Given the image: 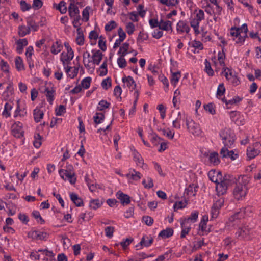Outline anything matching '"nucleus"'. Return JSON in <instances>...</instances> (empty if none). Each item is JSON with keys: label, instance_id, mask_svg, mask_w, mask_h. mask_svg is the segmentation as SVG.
Wrapping results in <instances>:
<instances>
[{"label": "nucleus", "instance_id": "obj_1", "mask_svg": "<svg viewBox=\"0 0 261 261\" xmlns=\"http://www.w3.org/2000/svg\"><path fill=\"white\" fill-rule=\"evenodd\" d=\"M219 136L224 144V147L221 149L220 153H223L227 150V148H231L233 147L236 135L230 129L225 128L220 130Z\"/></svg>", "mask_w": 261, "mask_h": 261}, {"label": "nucleus", "instance_id": "obj_2", "mask_svg": "<svg viewBox=\"0 0 261 261\" xmlns=\"http://www.w3.org/2000/svg\"><path fill=\"white\" fill-rule=\"evenodd\" d=\"M186 126L188 130L193 135L199 136L201 133V130L199 124L195 123L192 120L186 119Z\"/></svg>", "mask_w": 261, "mask_h": 261}, {"label": "nucleus", "instance_id": "obj_3", "mask_svg": "<svg viewBox=\"0 0 261 261\" xmlns=\"http://www.w3.org/2000/svg\"><path fill=\"white\" fill-rule=\"evenodd\" d=\"M224 72V76L226 79L231 82L234 86H237L240 84V81L236 75V73H233L228 68H223L222 73Z\"/></svg>", "mask_w": 261, "mask_h": 261}, {"label": "nucleus", "instance_id": "obj_4", "mask_svg": "<svg viewBox=\"0 0 261 261\" xmlns=\"http://www.w3.org/2000/svg\"><path fill=\"white\" fill-rule=\"evenodd\" d=\"M11 129L12 134L15 138H20L23 137V124L20 122H15L12 125Z\"/></svg>", "mask_w": 261, "mask_h": 261}, {"label": "nucleus", "instance_id": "obj_5", "mask_svg": "<svg viewBox=\"0 0 261 261\" xmlns=\"http://www.w3.org/2000/svg\"><path fill=\"white\" fill-rule=\"evenodd\" d=\"M247 190V188H245L236 184L233 191V195L234 198L238 200L242 199L243 197L246 196Z\"/></svg>", "mask_w": 261, "mask_h": 261}, {"label": "nucleus", "instance_id": "obj_6", "mask_svg": "<svg viewBox=\"0 0 261 261\" xmlns=\"http://www.w3.org/2000/svg\"><path fill=\"white\" fill-rule=\"evenodd\" d=\"M48 234L39 230H34L28 233V237L36 240H46Z\"/></svg>", "mask_w": 261, "mask_h": 261}, {"label": "nucleus", "instance_id": "obj_7", "mask_svg": "<svg viewBox=\"0 0 261 261\" xmlns=\"http://www.w3.org/2000/svg\"><path fill=\"white\" fill-rule=\"evenodd\" d=\"M252 207L249 206L242 208L239 212L236 213L233 216H232L230 218V220L232 221L235 219H239L241 218H244L245 216H249L252 213Z\"/></svg>", "mask_w": 261, "mask_h": 261}, {"label": "nucleus", "instance_id": "obj_8", "mask_svg": "<svg viewBox=\"0 0 261 261\" xmlns=\"http://www.w3.org/2000/svg\"><path fill=\"white\" fill-rule=\"evenodd\" d=\"M224 202V199L222 198L217 200L213 204L211 210L212 218H216L218 217L219 214V210L223 205Z\"/></svg>", "mask_w": 261, "mask_h": 261}, {"label": "nucleus", "instance_id": "obj_9", "mask_svg": "<svg viewBox=\"0 0 261 261\" xmlns=\"http://www.w3.org/2000/svg\"><path fill=\"white\" fill-rule=\"evenodd\" d=\"M220 181L216 184V190L219 195H222L227 192L228 186L224 181L221 178H220Z\"/></svg>", "mask_w": 261, "mask_h": 261}, {"label": "nucleus", "instance_id": "obj_10", "mask_svg": "<svg viewBox=\"0 0 261 261\" xmlns=\"http://www.w3.org/2000/svg\"><path fill=\"white\" fill-rule=\"evenodd\" d=\"M176 30L179 34H182L184 32L188 34L190 31V28L186 21L180 20L177 24Z\"/></svg>", "mask_w": 261, "mask_h": 261}, {"label": "nucleus", "instance_id": "obj_11", "mask_svg": "<svg viewBox=\"0 0 261 261\" xmlns=\"http://www.w3.org/2000/svg\"><path fill=\"white\" fill-rule=\"evenodd\" d=\"M237 29L240 30V32L242 36H240V37H239L237 40H236V42L237 43H242L244 42L246 37L247 36V25L246 23H244L242 25V27L240 28H237Z\"/></svg>", "mask_w": 261, "mask_h": 261}, {"label": "nucleus", "instance_id": "obj_12", "mask_svg": "<svg viewBox=\"0 0 261 261\" xmlns=\"http://www.w3.org/2000/svg\"><path fill=\"white\" fill-rule=\"evenodd\" d=\"M116 195L123 205H127L130 203V196L123 193L122 191H118Z\"/></svg>", "mask_w": 261, "mask_h": 261}, {"label": "nucleus", "instance_id": "obj_13", "mask_svg": "<svg viewBox=\"0 0 261 261\" xmlns=\"http://www.w3.org/2000/svg\"><path fill=\"white\" fill-rule=\"evenodd\" d=\"M204 155L205 156H208V160L210 163L214 165H217L220 163V160L218 157V153L216 152H213L210 154L207 152H205Z\"/></svg>", "mask_w": 261, "mask_h": 261}, {"label": "nucleus", "instance_id": "obj_14", "mask_svg": "<svg viewBox=\"0 0 261 261\" xmlns=\"http://www.w3.org/2000/svg\"><path fill=\"white\" fill-rule=\"evenodd\" d=\"M250 177L248 175H238L237 184L241 186L247 188V185L249 183Z\"/></svg>", "mask_w": 261, "mask_h": 261}, {"label": "nucleus", "instance_id": "obj_15", "mask_svg": "<svg viewBox=\"0 0 261 261\" xmlns=\"http://www.w3.org/2000/svg\"><path fill=\"white\" fill-rule=\"evenodd\" d=\"M28 44V40L26 38L19 39L16 42V51L17 53L20 54L22 53L23 47Z\"/></svg>", "mask_w": 261, "mask_h": 261}, {"label": "nucleus", "instance_id": "obj_16", "mask_svg": "<svg viewBox=\"0 0 261 261\" xmlns=\"http://www.w3.org/2000/svg\"><path fill=\"white\" fill-rule=\"evenodd\" d=\"M44 93L47 101L51 105L54 100L55 90L53 88H51L50 89L49 88H45Z\"/></svg>", "mask_w": 261, "mask_h": 261}, {"label": "nucleus", "instance_id": "obj_17", "mask_svg": "<svg viewBox=\"0 0 261 261\" xmlns=\"http://www.w3.org/2000/svg\"><path fill=\"white\" fill-rule=\"evenodd\" d=\"M68 12L71 18L80 15V11L74 3H70L68 7Z\"/></svg>", "mask_w": 261, "mask_h": 261}, {"label": "nucleus", "instance_id": "obj_18", "mask_svg": "<svg viewBox=\"0 0 261 261\" xmlns=\"http://www.w3.org/2000/svg\"><path fill=\"white\" fill-rule=\"evenodd\" d=\"M63 46L60 40H57L54 42L51 45L50 52L54 55H57L62 49Z\"/></svg>", "mask_w": 261, "mask_h": 261}, {"label": "nucleus", "instance_id": "obj_19", "mask_svg": "<svg viewBox=\"0 0 261 261\" xmlns=\"http://www.w3.org/2000/svg\"><path fill=\"white\" fill-rule=\"evenodd\" d=\"M122 81L124 83H126L127 86L131 91L135 89L136 84L132 76L124 77L122 78Z\"/></svg>", "mask_w": 261, "mask_h": 261}, {"label": "nucleus", "instance_id": "obj_20", "mask_svg": "<svg viewBox=\"0 0 261 261\" xmlns=\"http://www.w3.org/2000/svg\"><path fill=\"white\" fill-rule=\"evenodd\" d=\"M208 176L212 182L217 183L219 181L218 178H221L222 175L220 172L212 170L208 172Z\"/></svg>", "mask_w": 261, "mask_h": 261}, {"label": "nucleus", "instance_id": "obj_21", "mask_svg": "<svg viewBox=\"0 0 261 261\" xmlns=\"http://www.w3.org/2000/svg\"><path fill=\"white\" fill-rule=\"evenodd\" d=\"M92 52L93 53L92 59L93 64L98 65L102 59L103 55L102 53L99 50L96 51L93 50Z\"/></svg>", "mask_w": 261, "mask_h": 261}, {"label": "nucleus", "instance_id": "obj_22", "mask_svg": "<svg viewBox=\"0 0 261 261\" xmlns=\"http://www.w3.org/2000/svg\"><path fill=\"white\" fill-rule=\"evenodd\" d=\"M80 67V65H79L78 67H74V69L72 71H71V69L72 68L71 67L67 66V67H65L64 68L68 76H69L71 79H73L77 75Z\"/></svg>", "mask_w": 261, "mask_h": 261}, {"label": "nucleus", "instance_id": "obj_23", "mask_svg": "<svg viewBox=\"0 0 261 261\" xmlns=\"http://www.w3.org/2000/svg\"><path fill=\"white\" fill-rule=\"evenodd\" d=\"M70 197L71 201L75 204L76 206H82L83 205V201L82 198L74 193H71Z\"/></svg>", "mask_w": 261, "mask_h": 261}, {"label": "nucleus", "instance_id": "obj_24", "mask_svg": "<svg viewBox=\"0 0 261 261\" xmlns=\"http://www.w3.org/2000/svg\"><path fill=\"white\" fill-rule=\"evenodd\" d=\"M181 226L182 230L181 232L180 237L184 238L186 237V234H188L190 230L191 229V226L190 224H188L187 222L185 221H182L181 222Z\"/></svg>", "mask_w": 261, "mask_h": 261}, {"label": "nucleus", "instance_id": "obj_25", "mask_svg": "<svg viewBox=\"0 0 261 261\" xmlns=\"http://www.w3.org/2000/svg\"><path fill=\"white\" fill-rule=\"evenodd\" d=\"M159 29L165 31H172V22L169 20L164 21L162 19L160 21Z\"/></svg>", "mask_w": 261, "mask_h": 261}, {"label": "nucleus", "instance_id": "obj_26", "mask_svg": "<svg viewBox=\"0 0 261 261\" xmlns=\"http://www.w3.org/2000/svg\"><path fill=\"white\" fill-rule=\"evenodd\" d=\"M30 32V28H28V26L21 25L18 27V35L21 37H23L25 35L29 34Z\"/></svg>", "mask_w": 261, "mask_h": 261}, {"label": "nucleus", "instance_id": "obj_27", "mask_svg": "<svg viewBox=\"0 0 261 261\" xmlns=\"http://www.w3.org/2000/svg\"><path fill=\"white\" fill-rule=\"evenodd\" d=\"M63 178H66V180H68L72 185L75 184L76 178L74 172H63Z\"/></svg>", "mask_w": 261, "mask_h": 261}, {"label": "nucleus", "instance_id": "obj_28", "mask_svg": "<svg viewBox=\"0 0 261 261\" xmlns=\"http://www.w3.org/2000/svg\"><path fill=\"white\" fill-rule=\"evenodd\" d=\"M250 229L247 226H244L241 228H239L236 234L238 237L244 238L247 235L249 234Z\"/></svg>", "mask_w": 261, "mask_h": 261}, {"label": "nucleus", "instance_id": "obj_29", "mask_svg": "<svg viewBox=\"0 0 261 261\" xmlns=\"http://www.w3.org/2000/svg\"><path fill=\"white\" fill-rule=\"evenodd\" d=\"M228 186L237 182V177L233 175L227 174L225 175L222 179Z\"/></svg>", "mask_w": 261, "mask_h": 261}, {"label": "nucleus", "instance_id": "obj_30", "mask_svg": "<svg viewBox=\"0 0 261 261\" xmlns=\"http://www.w3.org/2000/svg\"><path fill=\"white\" fill-rule=\"evenodd\" d=\"M148 137L153 145V146H158L163 140L159 137L155 133H151L148 135Z\"/></svg>", "mask_w": 261, "mask_h": 261}, {"label": "nucleus", "instance_id": "obj_31", "mask_svg": "<svg viewBox=\"0 0 261 261\" xmlns=\"http://www.w3.org/2000/svg\"><path fill=\"white\" fill-rule=\"evenodd\" d=\"M27 23L28 28H30V30L32 29L33 31L36 32L39 29V25L31 17L27 18Z\"/></svg>", "mask_w": 261, "mask_h": 261}, {"label": "nucleus", "instance_id": "obj_32", "mask_svg": "<svg viewBox=\"0 0 261 261\" xmlns=\"http://www.w3.org/2000/svg\"><path fill=\"white\" fill-rule=\"evenodd\" d=\"M173 234V230L171 228H167L166 229L162 230L159 236L163 239H166L171 237Z\"/></svg>", "mask_w": 261, "mask_h": 261}, {"label": "nucleus", "instance_id": "obj_33", "mask_svg": "<svg viewBox=\"0 0 261 261\" xmlns=\"http://www.w3.org/2000/svg\"><path fill=\"white\" fill-rule=\"evenodd\" d=\"M77 31V36L76 38V43L79 45H83L84 43V36L83 32L81 30V28H79L76 29Z\"/></svg>", "mask_w": 261, "mask_h": 261}, {"label": "nucleus", "instance_id": "obj_34", "mask_svg": "<svg viewBox=\"0 0 261 261\" xmlns=\"http://www.w3.org/2000/svg\"><path fill=\"white\" fill-rule=\"evenodd\" d=\"M33 115L35 122H39L40 121L41 119H42L44 113L42 111L39 109L36 108L34 110Z\"/></svg>", "mask_w": 261, "mask_h": 261}, {"label": "nucleus", "instance_id": "obj_35", "mask_svg": "<svg viewBox=\"0 0 261 261\" xmlns=\"http://www.w3.org/2000/svg\"><path fill=\"white\" fill-rule=\"evenodd\" d=\"M129 44L127 42H125L122 44V46L119 48V50L118 52V55H121L122 56H125L128 53V50L129 49Z\"/></svg>", "mask_w": 261, "mask_h": 261}, {"label": "nucleus", "instance_id": "obj_36", "mask_svg": "<svg viewBox=\"0 0 261 261\" xmlns=\"http://www.w3.org/2000/svg\"><path fill=\"white\" fill-rule=\"evenodd\" d=\"M65 169H60L59 171V173L60 174V177L64 180H66V178H63V172H74L73 171V167L71 164H67L65 167Z\"/></svg>", "mask_w": 261, "mask_h": 261}, {"label": "nucleus", "instance_id": "obj_37", "mask_svg": "<svg viewBox=\"0 0 261 261\" xmlns=\"http://www.w3.org/2000/svg\"><path fill=\"white\" fill-rule=\"evenodd\" d=\"M229 148H227V150L223 153H220L223 158H230L232 160H234L238 156V154L234 153L233 150L229 151Z\"/></svg>", "mask_w": 261, "mask_h": 261}, {"label": "nucleus", "instance_id": "obj_38", "mask_svg": "<svg viewBox=\"0 0 261 261\" xmlns=\"http://www.w3.org/2000/svg\"><path fill=\"white\" fill-rule=\"evenodd\" d=\"M15 64L16 68L18 71L24 70V66L22 58L18 56L15 59Z\"/></svg>", "mask_w": 261, "mask_h": 261}, {"label": "nucleus", "instance_id": "obj_39", "mask_svg": "<svg viewBox=\"0 0 261 261\" xmlns=\"http://www.w3.org/2000/svg\"><path fill=\"white\" fill-rule=\"evenodd\" d=\"M198 215V212L195 211L192 212L190 216L188 218H185L184 221H185L186 222H187L188 223H189V222L194 223L197 221Z\"/></svg>", "mask_w": 261, "mask_h": 261}, {"label": "nucleus", "instance_id": "obj_40", "mask_svg": "<svg viewBox=\"0 0 261 261\" xmlns=\"http://www.w3.org/2000/svg\"><path fill=\"white\" fill-rule=\"evenodd\" d=\"M153 239L151 237L149 238L146 236H144L140 241V244L144 247H148L151 245L153 242Z\"/></svg>", "mask_w": 261, "mask_h": 261}, {"label": "nucleus", "instance_id": "obj_41", "mask_svg": "<svg viewBox=\"0 0 261 261\" xmlns=\"http://www.w3.org/2000/svg\"><path fill=\"white\" fill-rule=\"evenodd\" d=\"M171 83L174 86H175L179 81V79L181 77V74L180 71H177L176 72H171Z\"/></svg>", "mask_w": 261, "mask_h": 261}, {"label": "nucleus", "instance_id": "obj_42", "mask_svg": "<svg viewBox=\"0 0 261 261\" xmlns=\"http://www.w3.org/2000/svg\"><path fill=\"white\" fill-rule=\"evenodd\" d=\"M102 203L100 202L99 200L98 199H93L90 201L89 206L92 209L97 210L101 206Z\"/></svg>", "mask_w": 261, "mask_h": 261}, {"label": "nucleus", "instance_id": "obj_43", "mask_svg": "<svg viewBox=\"0 0 261 261\" xmlns=\"http://www.w3.org/2000/svg\"><path fill=\"white\" fill-rule=\"evenodd\" d=\"M110 105V103L107 102L106 100H101L99 102L97 109L98 111H102L105 109L109 108Z\"/></svg>", "mask_w": 261, "mask_h": 261}, {"label": "nucleus", "instance_id": "obj_44", "mask_svg": "<svg viewBox=\"0 0 261 261\" xmlns=\"http://www.w3.org/2000/svg\"><path fill=\"white\" fill-rule=\"evenodd\" d=\"M42 137L39 134H36L34 135V141H33V145L36 148H38L41 146L42 142Z\"/></svg>", "mask_w": 261, "mask_h": 261}, {"label": "nucleus", "instance_id": "obj_45", "mask_svg": "<svg viewBox=\"0 0 261 261\" xmlns=\"http://www.w3.org/2000/svg\"><path fill=\"white\" fill-rule=\"evenodd\" d=\"M205 64V71L207 73V74L209 76H213L214 75V71L211 67V65L210 63L207 61V59H205L204 62Z\"/></svg>", "mask_w": 261, "mask_h": 261}, {"label": "nucleus", "instance_id": "obj_46", "mask_svg": "<svg viewBox=\"0 0 261 261\" xmlns=\"http://www.w3.org/2000/svg\"><path fill=\"white\" fill-rule=\"evenodd\" d=\"M133 155L134 161L136 162L138 165L143 164V160L140 154L136 151L134 150L133 152Z\"/></svg>", "mask_w": 261, "mask_h": 261}, {"label": "nucleus", "instance_id": "obj_47", "mask_svg": "<svg viewBox=\"0 0 261 261\" xmlns=\"http://www.w3.org/2000/svg\"><path fill=\"white\" fill-rule=\"evenodd\" d=\"M12 106L11 103L7 102L5 105L4 110L3 112V115L6 118L10 116V111L12 109Z\"/></svg>", "mask_w": 261, "mask_h": 261}, {"label": "nucleus", "instance_id": "obj_48", "mask_svg": "<svg viewBox=\"0 0 261 261\" xmlns=\"http://www.w3.org/2000/svg\"><path fill=\"white\" fill-rule=\"evenodd\" d=\"M185 193L189 196H194L196 194V189L194 185H190L188 187L185 189Z\"/></svg>", "mask_w": 261, "mask_h": 261}, {"label": "nucleus", "instance_id": "obj_49", "mask_svg": "<svg viewBox=\"0 0 261 261\" xmlns=\"http://www.w3.org/2000/svg\"><path fill=\"white\" fill-rule=\"evenodd\" d=\"M133 172L131 174H127L126 176L128 178H129L130 176V178L134 180H139L141 177V174L139 172L136 171L135 170H133Z\"/></svg>", "mask_w": 261, "mask_h": 261}, {"label": "nucleus", "instance_id": "obj_50", "mask_svg": "<svg viewBox=\"0 0 261 261\" xmlns=\"http://www.w3.org/2000/svg\"><path fill=\"white\" fill-rule=\"evenodd\" d=\"M105 118V115L102 113H96L93 117L94 121L96 124L100 123Z\"/></svg>", "mask_w": 261, "mask_h": 261}, {"label": "nucleus", "instance_id": "obj_51", "mask_svg": "<svg viewBox=\"0 0 261 261\" xmlns=\"http://www.w3.org/2000/svg\"><path fill=\"white\" fill-rule=\"evenodd\" d=\"M160 3L167 6H175L179 3L178 0H160Z\"/></svg>", "mask_w": 261, "mask_h": 261}, {"label": "nucleus", "instance_id": "obj_52", "mask_svg": "<svg viewBox=\"0 0 261 261\" xmlns=\"http://www.w3.org/2000/svg\"><path fill=\"white\" fill-rule=\"evenodd\" d=\"M125 56L120 55V57L117 59V63L119 67L121 68H123L126 66L127 62L124 58Z\"/></svg>", "mask_w": 261, "mask_h": 261}, {"label": "nucleus", "instance_id": "obj_53", "mask_svg": "<svg viewBox=\"0 0 261 261\" xmlns=\"http://www.w3.org/2000/svg\"><path fill=\"white\" fill-rule=\"evenodd\" d=\"M70 58H71V55L63 52L61 55L60 60L62 62L63 64L65 65L66 62H70L72 60V59Z\"/></svg>", "mask_w": 261, "mask_h": 261}, {"label": "nucleus", "instance_id": "obj_54", "mask_svg": "<svg viewBox=\"0 0 261 261\" xmlns=\"http://www.w3.org/2000/svg\"><path fill=\"white\" fill-rule=\"evenodd\" d=\"M133 239L132 238H126L123 240L120 243V245L122 246L124 250L126 249L130 244L133 242Z\"/></svg>", "mask_w": 261, "mask_h": 261}, {"label": "nucleus", "instance_id": "obj_55", "mask_svg": "<svg viewBox=\"0 0 261 261\" xmlns=\"http://www.w3.org/2000/svg\"><path fill=\"white\" fill-rule=\"evenodd\" d=\"M57 9L59 10L62 14H65L67 11L66 3L63 1H61L57 7Z\"/></svg>", "mask_w": 261, "mask_h": 261}, {"label": "nucleus", "instance_id": "obj_56", "mask_svg": "<svg viewBox=\"0 0 261 261\" xmlns=\"http://www.w3.org/2000/svg\"><path fill=\"white\" fill-rule=\"evenodd\" d=\"M91 78L87 77L84 78L81 82V86L85 89H88L90 86Z\"/></svg>", "mask_w": 261, "mask_h": 261}, {"label": "nucleus", "instance_id": "obj_57", "mask_svg": "<svg viewBox=\"0 0 261 261\" xmlns=\"http://www.w3.org/2000/svg\"><path fill=\"white\" fill-rule=\"evenodd\" d=\"M114 230V227L113 226H108L106 227L105 229V232L106 237L109 238H111L113 236Z\"/></svg>", "mask_w": 261, "mask_h": 261}, {"label": "nucleus", "instance_id": "obj_58", "mask_svg": "<svg viewBox=\"0 0 261 261\" xmlns=\"http://www.w3.org/2000/svg\"><path fill=\"white\" fill-rule=\"evenodd\" d=\"M101 86L102 88L107 90L109 87L111 86V79L110 77H107L104 79L101 82Z\"/></svg>", "mask_w": 261, "mask_h": 261}, {"label": "nucleus", "instance_id": "obj_59", "mask_svg": "<svg viewBox=\"0 0 261 261\" xmlns=\"http://www.w3.org/2000/svg\"><path fill=\"white\" fill-rule=\"evenodd\" d=\"M204 109L212 115L215 114V106L213 103H209L205 105Z\"/></svg>", "mask_w": 261, "mask_h": 261}, {"label": "nucleus", "instance_id": "obj_60", "mask_svg": "<svg viewBox=\"0 0 261 261\" xmlns=\"http://www.w3.org/2000/svg\"><path fill=\"white\" fill-rule=\"evenodd\" d=\"M196 12V19L198 20L200 22L204 19V13L202 10L199 9L198 11L195 10V13Z\"/></svg>", "mask_w": 261, "mask_h": 261}, {"label": "nucleus", "instance_id": "obj_61", "mask_svg": "<svg viewBox=\"0 0 261 261\" xmlns=\"http://www.w3.org/2000/svg\"><path fill=\"white\" fill-rule=\"evenodd\" d=\"M230 34L232 36H235L237 39L236 40H237L240 36H242L240 32V30L238 29L236 27H232L231 28Z\"/></svg>", "mask_w": 261, "mask_h": 261}, {"label": "nucleus", "instance_id": "obj_62", "mask_svg": "<svg viewBox=\"0 0 261 261\" xmlns=\"http://www.w3.org/2000/svg\"><path fill=\"white\" fill-rule=\"evenodd\" d=\"M117 27V24L115 21L112 20L107 23L105 27L106 31H111Z\"/></svg>", "mask_w": 261, "mask_h": 261}, {"label": "nucleus", "instance_id": "obj_63", "mask_svg": "<svg viewBox=\"0 0 261 261\" xmlns=\"http://www.w3.org/2000/svg\"><path fill=\"white\" fill-rule=\"evenodd\" d=\"M170 254H171V251H169L168 252H166L164 254L160 255L156 259L155 261H163L165 259H167V260H169L170 258Z\"/></svg>", "mask_w": 261, "mask_h": 261}, {"label": "nucleus", "instance_id": "obj_64", "mask_svg": "<svg viewBox=\"0 0 261 261\" xmlns=\"http://www.w3.org/2000/svg\"><path fill=\"white\" fill-rule=\"evenodd\" d=\"M135 30V25L132 22H128L126 25V31L128 35H132Z\"/></svg>", "mask_w": 261, "mask_h": 261}]
</instances>
